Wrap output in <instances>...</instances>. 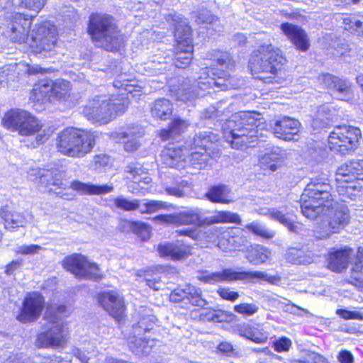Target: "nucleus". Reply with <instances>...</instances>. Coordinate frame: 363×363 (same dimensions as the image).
I'll use <instances>...</instances> for the list:
<instances>
[{
  "instance_id": "nucleus-1",
  "label": "nucleus",
  "mask_w": 363,
  "mask_h": 363,
  "mask_svg": "<svg viewBox=\"0 0 363 363\" xmlns=\"http://www.w3.org/2000/svg\"><path fill=\"white\" fill-rule=\"evenodd\" d=\"M333 188L327 177L312 178L301 196L303 216L310 220L327 217L328 225L323 224L315 231L320 239H326L332 233H338L349 223V215L345 208L334 211L337 203L332 195Z\"/></svg>"
},
{
  "instance_id": "nucleus-2",
  "label": "nucleus",
  "mask_w": 363,
  "mask_h": 363,
  "mask_svg": "<svg viewBox=\"0 0 363 363\" xmlns=\"http://www.w3.org/2000/svg\"><path fill=\"white\" fill-rule=\"evenodd\" d=\"M114 86L124 91L120 94V98L112 96L108 99L106 96H96L83 108V115L92 123L106 125L125 113L129 104V94H133L135 89L132 84H121L118 80L114 82Z\"/></svg>"
},
{
  "instance_id": "nucleus-3",
  "label": "nucleus",
  "mask_w": 363,
  "mask_h": 363,
  "mask_svg": "<svg viewBox=\"0 0 363 363\" xmlns=\"http://www.w3.org/2000/svg\"><path fill=\"white\" fill-rule=\"evenodd\" d=\"M239 82L231 77L228 72L212 67H205L200 70V75L196 84L185 83L177 91L176 96L178 101L188 104H193L199 96H203L201 91H207L215 87L222 91L237 89Z\"/></svg>"
},
{
  "instance_id": "nucleus-4",
  "label": "nucleus",
  "mask_w": 363,
  "mask_h": 363,
  "mask_svg": "<svg viewBox=\"0 0 363 363\" xmlns=\"http://www.w3.org/2000/svg\"><path fill=\"white\" fill-rule=\"evenodd\" d=\"M259 113L239 112L223 125V138L232 148L242 149L257 140Z\"/></svg>"
},
{
  "instance_id": "nucleus-5",
  "label": "nucleus",
  "mask_w": 363,
  "mask_h": 363,
  "mask_svg": "<svg viewBox=\"0 0 363 363\" xmlns=\"http://www.w3.org/2000/svg\"><path fill=\"white\" fill-rule=\"evenodd\" d=\"M282 51L271 43H264L252 52L249 67L252 74H263L257 77L265 83H273L286 63Z\"/></svg>"
},
{
  "instance_id": "nucleus-6",
  "label": "nucleus",
  "mask_w": 363,
  "mask_h": 363,
  "mask_svg": "<svg viewBox=\"0 0 363 363\" xmlns=\"http://www.w3.org/2000/svg\"><path fill=\"white\" fill-rule=\"evenodd\" d=\"M154 220L159 223L175 225H211L215 223H232L239 224L241 219L238 214L230 211H218L214 215L204 218L203 211L198 207L186 208L179 213L160 215Z\"/></svg>"
},
{
  "instance_id": "nucleus-7",
  "label": "nucleus",
  "mask_w": 363,
  "mask_h": 363,
  "mask_svg": "<svg viewBox=\"0 0 363 363\" xmlns=\"http://www.w3.org/2000/svg\"><path fill=\"white\" fill-rule=\"evenodd\" d=\"M88 33L98 47L114 51L120 47L123 36L114 18L106 13H92L89 16Z\"/></svg>"
},
{
  "instance_id": "nucleus-8",
  "label": "nucleus",
  "mask_w": 363,
  "mask_h": 363,
  "mask_svg": "<svg viewBox=\"0 0 363 363\" xmlns=\"http://www.w3.org/2000/svg\"><path fill=\"white\" fill-rule=\"evenodd\" d=\"M96 138L94 132L67 128L58 134L56 145L58 151L64 155L82 158L91 152Z\"/></svg>"
},
{
  "instance_id": "nucleus-9",
  "label": "nucleus",
  "mask_w": 363,
  "mask_h": 363,
  "mask_svg": "<svg viewBox=\"0 0 363 363\" xmlns=\"http://www.w3.org/2000/svg\"><path fill=\"white\" fill-rule=\"evenodd\" d=\"M337 191L342 201L355 200L359 196L363 181V160L351 161L336 172Z\"/></svg>"
},
{
  "instance_id": "nucleus-10",
  "label": "nucleus",
  "mask_w": 363,
  "mask_h": 363,
  "mask_svg": "<svg viewBox=\"0 0 363 363\" xmlns=\"http://www.w3.org/2000/svg\"><path fill=\"white\" fill-rule=\"evenodd\" d=\"M138 319L137 323L133 325V336L128 338V347L136 355H147L155 345V340L146 339L143 335L154 329L157 319L147 308L141 309Z\"/></svg>"
},
{
  "instance_id": "nucleus-11",
  "label": "nucleus",
  "mask_w": 363,
  "mask_h": 363,
  "mask_svg": "<svg viewBox=\"0 0 363 363\" xmlns=\"http://www.w3.org/2000/svg\"><path fill=\"white\" fill-rule=\"evenodd\" d=\"M198 279L209 284L218 282H229L234 281L247 280L250 281H265L270 284H277L280 281L277 276H269L264 272L260 271H235L231 268L225 269L220 272H210L208 271L200 272Z\"/></svg>"
},
{
  "instance_id": "nucleus-12",
  "label": "nucleus",
  "mask_w": 363,
  "mask_h": 363,
  "mask_svg": "<svg viewBox=\"0 0 363 363\" xmlns=\"http://www.w3.org/2000/svg\"><path fill=\"white\" fill-rule=\"evenodd\" d=\"M1 123L7 130L17 132L22 136L34 135L42 129V124L38 118L21 109H12L6 113Z\"/></svg>"
},
{
  "instance_id": "nucleus-13",
  "label": "nucleus",
  "mask_w": 363,
  "mask_h": 363,
  "mask_svg": "<svg viewBox=\"0 0 363 363\" xmlns=\"http://www.w3.org/2000/svg\"><path fill=\"white\" fill-rule=\"evenodd\" d=\"M360 130L351 125H337L328 136L329 148L341 155H349L358 147Z\"/></svg>"
},
{
  "instance_id": "nucleus-14",
  "label": "nucleus",
  "mask_w": 363,
  "mask_h": 363,
  "mask_svg": "<svg viewBox=\"0 0 363 363\" xmlns=\"http://www.w3.org/2000/svg\"><path fill=\"white\" fill-rule=\"evenodd\" d=\"M68 334L67 324L52 317L47 320L43 331L37 336L35 344L39 347L63 348L67 344Z\"/></svg>"
},
{
  "instance_id": "nucleus-15",
  "label": "nucleus",
  "mask_w": 363,
  "mask_h": 363,
  "mask_svg": "<svg viewBox=\"0 0 363 363\" xmlns=\"http://www.w3.org/2000/svg\"><path fill=\"white\" fill-rule=\"evenodd\" d=\"M218 139L219 136L210 130L200 131L196 133L191 146V152L188 160L186 159L187 167L191 166L196 169H205L211 160L206 150Z\"/></svg>"
},
{
  "instance_id": "nucleus-16",
  "label": "nucleus",
  "mask_w": 363,
  "mask_h": 363,
  "mask_svg": "<svg viewBox=\"0 0 363 363\" xmlns=\"http://www.w3.org/2000/svg\"><path fill=\"white\" fill-rule=\"evenodd\" d=\"M174 37L177 45L174 48V64L179 68H185L190 65L193 55L191 28L185 21L175 25Z\"/></svg>"
},
{
  "instance_id": "nucleus-17",
  "label": "nucleus",
  "mask_w": 363,
  "mask_h": 363,
  "mask_svg": "<svg viewBox=\"0 0 363 363\" xmlns=\"http://www.w3.org/2000/svg\"><path fill=\"white\" fill-rule=\"evenodd\" d=\"M62 266L79 279L96 280L101 278L99 266L80 254H73L66 257L62 261Z\"/></svg>"
},
{
  "instance_id": "nucleus-18",
  "label": "nucleus",
  "mask_w": 363,
  "mask_h": 363,
  "mask_svg": "<svg viewBox=\"0 0 363 363\" xmlns=\"http://www.w3.org/2000/svg\"><path fill=\"white\" fill-rule=\"evenodd\" d=\"M222 228L218 227L204 228L202 230L191 228L177 230L179 235L188 236L199 242L201 245L215 243L218 241L217 246L223 251L230 250V241L227 239L228 233H221Z\"/></svg>"
},
{
  "instance_id": "nucleus-19",
  "label": "nucleus",
  "mask_w": 363,
  "mask_h": 363,
  "mask_svg": "<svg viewBox=\"0 0 363 363\" xmlns=\"http://www.w3.org/2000/svg\"><path fill=\"white\" fill-rule=\"evenodd\" d=\"M56 42L55 26L50 22H44L32 30L28 43L36 52L45 55L55 48Z\"/></svg>"
},
{
  "instance_id": "nucleus-20",
  "label": "nucleus",
  "mask_w": 363,
  "mask_h": 363,
  "mask_svg": "<svg viewBox=\"0 0 363 363\" xmlns=\"http://www.w3.org/2000/svg\"><path fill=\"white\" fill-rule=\"evenodd\" d=\"M5 35L14 43H22L28 40L31 19L21 13H7Z\"/></svg>"
},
{
  "instance_id": "nucleus-21",
  "label": "nucleus",
  "mask_w": 363,
  "mask_h": 363,
  "mask_svg": "<svg viewBox=\"0 0 363 363\" xmlns=\"http://www.w3.org/2000/svg\"><path fill=\"white\" fill-rule=\"evenodd\" d=\"M44 304V298L39 293L33 292L27 294L16 319L23 323L36 320L40 316Z\"/></svg>"
},
{
  "instance_id": "nucleus-22",
  "label": "nucleus",
  "mask_w": 363,
  "mask_h": 363,
  "mask_svg": "<svg viewBox=\"0 0 363 363\" xmlns=\"http://www.w3.org/2000/svg\"><path fill=\"white\" fill-rule=\"evenodd\" d=\"M99 301L104 310L118 322L122 319L125 307L123 298L117 292H103L99 295Z\"/></svg>"
},
{
  "instance_id": "nucleus-23",
  "label": "nucleus",
  "mask_w": 363,
  "mask_h": 363,
  "mask_svg": "<svg viewBox=\"0 0 363 363\" xmlns=\"http://www.w3.org/2000/svg\"><path fill=\"white\" fill-rule=\"evenodd\" d=\"M31 175H35V182L41 186L47 188L50 191H55L58 189H65L64 184L63 173L55 169H38L33 170Z\"/></svg>"
},
{
  "instance_id": "nucleus-24",
  "label": "nucleus",
  "mask_w": 363,
  "mask_h": 363,
  "mask_svg": "<svg viewBox=\"0 0 363 363\" xmlns=\"http://www.w3.org/2000/svg\"><path fill=\"white\" fill-rule=\"evenodd\" d=\"M186 148L169 145L161 153L160 158L163 164L169 167L184 169L187 167Z\"/></svg>"
},
{
  "instance_id": "nucleus-25",
  "label": "nucleus",
  "mask_w": 363,
  "mask_h": 363,
  "mask_svg": "<svg viewBox=\"0 0 363 363\" xmlns=\"http://www.w3.org/2000/svg\"><path fill=\"white\" fill-rule=\"evenodd\" d=\"M280 28L297 50L302 52L308 50L310 47L309 40L307 34L301 28L289 23L281 24Z\"/></svg>"
},
{
  "instance_id": "nucleus-26",
  "label": "nucleus",
  "mask_w": 363,
  "mask_h": 363,
  "mask_svg": "<svg viewBox=\"0 0 363 363\" xmlns=\"http://www.w3.org/2000/svg\"><path fill=\"white\" fill-rule=\"evenodd\" d=\"M161 257H168L173 260H180L191 254V247L182 240L160 244L157 247Z\"/></svg>"
},
{
  "instance_id": "nucleus-27",
  "label": "nucleus",
  "mask_w": 363,
  "mask_h": 363,
  "mask_svg": "<svg viewBox=\"0 0 363 363\" xmlns=\"http://www.w3.org/2000/svg\"><path fill=\"white\" fill-rule=\"evenodd\" d=\"M300 123L292 118L284 117L277 121L273 127L274 135L284 140H292L299 131Z\"/></svg>"
},
{
  "instance_id": "nucleus-28",
  "label": "nucleus",
  "mask_w": 363,
  "mask_h": 363,
  "mask_svg": "<svg viewBox=\"0 0 363 363\" xmlns=\"http://www.w3.org/2000/svg\"><path fill=\"white\" fill-rule=\"evenodd\" d=\"M355 256L354 251L345 247L331 252L328 257V268L335 272L346 269Z\"/></svg>"
},
{
  "instance_id": "nucleus-29",
  "label": "nucleus",
  "mask_w": 363,
  "mask_h": 363,
  "mask_svg": "<svg viewBox=\"0 0 363 363\" xmlns=\"http://www.w3.org/2000/svg\"><path fill=\"white\" fill-rule=\"evenodd\" d=\"M0 217L4 220L5 228L10 231H13L18 228H24L27 223V220L23 213L14 211L8 205L1 207Z\"/></svg>"
},
{
  "instance_id": "nucleus-30",
  "label": "nucleus",
  "mask_w": 363,
  "mask_h": 363,
  "mask_svg": "<svg viewBox=\"0 0 363 363\" xmlns=\"http://www.w3.org/2000/svg\"><path fill=\"white\" fill-rule=\"evenodd\" d=\"M143 132L138 126L127 128L125 130L116 132L112 134V137L124 143V149L127 152H133L138 149L140 145L138 139L142 137Z\"/></svg>"
},
{
  "instance_id": "nucleus-31",
  "label": "nucleus",
  "mask_w": 363,
  "mask_h": 363,
  "mask_svg": "<svg viewBox=\"0 0 363 363\" xmlns=\"http://www.w3.org/2000/svg\"><path fill=\"white\" fill-rule=\"evenodd\" d=\"M150 113L156 120L167 121L173 113V104L167 99H157L149 105Z\"/></svg>"
},
{
  "instance_id": "nucleus-32",
  "label": "nucleus",
  "mask_w": 363,
  "mask_h": 363,
  "mask_svg": "<svg viewBox=\"0 0 363 363\" xmlns=\"http://www.w3.org/2000/svg\"><path fill=\"white\" fill-rule=\"evenodd\" d=\"M286 156L284 150L278 147H273L261 157L259 164L262 168L274 172L277 169V163L283 161Z\"/></svg>"
},
{
  "instance_id": "nucleus-33",
  "label": "nucleus",
  "mask_w": 363,
  "mask_h": 363,
  "mask_svg": "<svg viewBox=\"0 0 363 363\" xmlns=\"http://www.w3.org/2000/svg\"><path fill=\"white\" fill-rule=\"evenodd\" d=\"M70 187L82 195H99L109 193L113 191V186L108 185H95L74 181Z\"/></svg>"
},
{
  "instance_id": "nucleus-34",
  "label": "nucleus",
  "mask_w": 363,
  "mask_h": 363,
  "mask_svg": "<svg viewBox=\"0 0 363 363\" xmlns=\"http://www.w3.org/2000/svg\"><path fill=\"white\" fill-rule=\"evenodd\" d=\"M189 123L180 118H174L168 129H163L160 132V137L162 140H167L170 138L174 139L176 136L183 133L189 127Z\"/></svg>"
},
{
  "instance_id": "nucleus-35",
  "label": "nucleus",
  "mask_w": 363,
  "mask_h": 363,
  "mask_svg": "<svg viewBox=\"0 0 363 363\" xmlns=\"http://www.w3.org/2000/svg\"><path fill=\"white\" fill-rule=\"evenodd\" d=\"M257 213L261 216H269L271 219L277 220L282 225L288 223L290 215L286 206L279 208L262 207L257 210Z\"/></svg>"
},
{
  "instance_id": "nucleus-36",
  "label": "nucleus",
  "mask_w": 363,
  "mask_h": 363,
  "mask_svg": "<svg viewBox=\"0 0 363 363\" xmlns=\"http://www.w3.org/2000/svg\"><path fill=\"white\" fill-rule=\"evenodd\" d=\"M230 189L225 185H218L210 188L206 197L213 203H229L233 201L229 199Z\"/></svg>"
},
{
  "instance_id": "nucleus-37",
  "label": "nucleus",
  "mask_w": 363,
  "mask_h": 363,
  "mask_svg": "<svg viewBox=\"0 0 363 363\" xmlns=\"http://www.w3.org/2000/svg\"><path fill=\"white\" fill-rule=\"evenodd\" d=\"M271 255V251L268 248L257 245L247 251L246 259L250 264L259 265L270 259Z\"/></svg>"
},
{
  "instance_id": "nucleus-38",
  "label": "nucleus",
  "mask_w": 363,
  "mask_h": 363,
  "mask_svg": "<svg viewBox=\"0 0 363 363\" xmlns=\"http://www.w3.org/2000/svg\"><path fill=\"white\" fill-rule=\"evenodd\" d=\"M286 259L289 262L296 264H307L313 261L311 252L306 253L302 249L289 248L286 253Z\"/></svg>"
},
{
  "instance_id": "nucleus-39",
  "label": "nucleus",
  "mask_w": 363,
  "mask_h": 363,
  "mask_svg": "<svg viewBox=\"0 0 363 363\" xmlns=\"http://www.w3.org/2000/svg\"><path fill=\"white\" fill-rule=\"evenodd\" d=\"M125 172L128 174V179H132L135 183L143 182L148 184L151 179L147 176V172L143 168L142 165L138 162L129 164L125 167Z\"/></svg>"
},
{
  "instance_id": "nucleus-40",
  "label": "nucleus",
  "mask_w": 363,
  "mask_h": 363,
  "mask_svg": "<svg viewBox=\"0 0 363 363\" xmlns=\"http://www.w3.org/2000/svg\"><path fill=\"white\" fill-rule=\"evenodd\" d=\"M53 82L50 79L40 80L38 84L34 86L33 89V94L35 99L41 101L48 97L49 99L52 98Z\"/></svg>"
},
{
  "instance_id": "nucleus-41",
  "label": "nucleus",
  "mask_w": 363,
  "mask_h": 363,
  "mask_svg": "<svg viewBox=\"0 0 363 363\" xmlns=\"http://www.w3.org/2000/svg\"><path fill=\"white\" fill-rule=\"evenodd\" d=\"M335 82L334 86H333L331 89L333 91V94L340 100L348 101L351 99L352 91L350 84L338 77H337Z\"/></svg>"
},
{
  "instance_id": "nucleus-42",
  "label": "nucleus",
  "mask_w": 363,
  "mask_h": 363,
  "mask_svg": "<svg viewBox=\"0 0 363 363\" xmlns=\"http://www.w3.org/2000/svg\"><path fill=\"white\" fill-rule=\"evenodd\" d=\"M335 82L334 86H333L331 89L333 91V94L340 100L348 101L351 99L352 91L350 84L338 77H337Z\"/></svg>"
},
{
  "instance_id": "nucleus-43",
  "label": "nucleus",
  "mask_w": 363,
  "mask_h": 363,
  "mask_svg": "<svg viewBox=\"0 0 363 363\" xmlns=\"http://www.w3.org/2000/svg\"><path fill=\"white\" fill-rule=\"evenodd\" d=\"M357 261L351 270V279L354 284L358 286H363V249L359 248L356 255Z\"/></svg>"
},
{
  "instance_id": "nucleus-44",
  "label": "nucleus",
  "mask_w": 363,
  "mask_h": 363,
  "mask_svg": "<svg viewBox=\"0 0 363 363\" xmlns=\"http://www.w3.org/2000/svg\"><path fill=\"white\" fill-rule=\"evenodd\" d=\"M70 84L63 79H57L53 82L52 98L57 100H64L69 95Z\"/></svg>"
},
{
  "instance_id": "nucleus-45",
  "label": "nucleus",
  "mask_w": 363,
  "mask_h": 363,
  "mask_svg": "<svg viewBox=\"0 0 363 363\" xmlns=\"http://www.w3.org/2000/svg\"><path fill=\"white\" fill-rule=\"evenodd\" d=\"M342 20L345 30L363 36V22L360 21L357 17L348 16L342 17Z\"/></svg>"
},
{
  "instance_id": "nucleus-46",
  "label": "nucleus",
  "mask_w": 363,
  "mask_h": 363,
  "mask_svg": "<svg viewBox=\"0 0 363 363\" xmlns=\"http://www.w3.org/2000/svg\"><path fill=\"white\" fill-rule=\"evenodd\" d=\"M187 300L192 306L203 308L207 304V301L202 297V292L199 288L188 285Z\"/></svg>"
},
{
  "instance_id": "nucleus-47",
  "label": "nucleus",
  "mask_w": 363,
  "mask_h": 363,
  "mask_svg": "<svg viewBox=\"0 0 363 363\" xmlns=\"http://www.w3.org/2000/svg\"><path fill=\"white\" fill-rule=\"evenodd\" d=\"M167 57H162L161 54L155 55L152 60L147 64V67L152 69V73L158 74L166 69Z\"/></svg>"
},
{
  "instance_id": "nucleus-48",
  "label": "nucleus",
  "mask_w": 363,
  "mask_h": 363,
  "mask_svg": "<svg viewBox=\"0 0 363 363\" xmlns=\"http://www.w3.org/2000/svg\"><path fill=\"white\" fill-rule=\"evenodd\" d=\"M245 228L254 234L264 238H272L275 235L274 231L269 230L264 226L255 222L247 225Z\"/></svg>"
},
{
  "instance_id": "nucleus-49",
  "label": "nucleus",
  "mask_w": 363,
  "mask_h": 363,
  "mask_svg": "<svg viewBox=\"0 0 363 363\" xmlns=\"http://www.w3.org/2000/svg\"><path fill=\"white\" fill-rule=\"evenodd\" d=\"M114 206L120 209L131 211L136 210L138 207V200H128L123 196H119L113 199Z\"/></svg>"
},
{
  "instance_id": "nucleus-50",
  "label": "nucleus",
  "mask_w": 363,
  "mask_h": 363,
  "mask_svg": "<svg viewBox=\"0 0 363 363\" xmlns=\"http://www.w3.org/2000/svg\"><path fill=\"white\" fill-rule=\"evenodd\" d=\"M234 311L245 317L252 316L259 310L255 303H243L234 306Z\"/></svg>"
},
{
  "instance_id": "nucleus-51",
  "label": "nucleus",
  "mask_w": 363,
  "mask_h": 363,
  "mask_svg": "<svg viewBox=\"0 0 363 363\" xmlns=\"http://www.w3.org/2000/svg\"><path fill=\"white\" fill-rule=\"evenodd\" d=\"M292 363H329L323 355L315 352H308L301 359L293 360Z\"/></svg>"
},
{
  "instance_id": "nucleus-52",
  "label": "nucleus",
  "mask_w": 363,
  "mask_h": 363,
  "mask_svg": "<svg viewBox=\"0 0 363 363\" xmlns=\"http://www.w3.org/2000/svg\"><path fill=\"white\" fill-rule=\"evenodd\" d=\"M232 316L233 315L230 313L222 310L209 311L206 314L207 320L215 323L228 321Z\"/></svg>"
},
{
  "instance_id": "nucleus-53",
  "label": "nucleus",
  "mask_w": 363,
  "mask_h": 363,
  "mask_svg": "<svg viewBox=\"0 0 363 363\" xmlns=\"http://www.w3.org/2000/svg\"><path fill=\"white\" fill-rule=\"evenodd\" d=\"M47 0H21V6L38 13L45 5Z\"/></svg>"
},
{
  "instance_id": "nucleus-54",
  "label": "nucleus",
  "mask_w": 363,
  "mask_h": 363,
  "mask_svg": "<svg viewBox=\"0 0 363 363\" xmlns=\"http://www.w3.org/2000/svg\"><path fill=\"white\" fill-rule=\"evenodd\" d=\"M217 18L212 15L208 10H201L196 15V22L201 23H214L217 21Z\"/></svg>"
},
{
  "instance_id": "nucleus-55",
  "label": "nucleus",
  "mask_w": 363,
  "mask_h": 363,
  "mask_svg": "<svg viewBox=\"0 0 363 363\" xmlns=\"http://www.w3.org/2000/svg\"><path fill=\"white\" fill-rule=\"evenodd\" d=\"M215 57L219 65H225L226 68L229 69H231L233 67V62L228 52L216 51Z\"/></svg>"
},
{
  "instance_id": "nucleus-56",
  "label": "nucleus",
  "mask_w": 363,
  "mask_h": 363,
  "mask_svg": "<svg viewBox=\"0 0 363 363\" xmlns=\"http://www.w3.org/2000/svg\"><path fill=\"white\" fill-rule=\"evenodd\" d=\"M43 248L38 245H21L18 246L16 252L17 254L23 255H33L38 254L40 251H41Z\"/></svg>"
},
{
  "instance_id": "nucleus-57",
  "label": "nucleus",
  "mask_w": 363,
  "mask_h": 363,
  "mask_svg": "<svg viewBox=\"0 0 363 363\" xmlns=\"http://www.w3.org/2000/svg\"><path fill=\"white\" fill-rule=\"evenodd\" d=\"M267 338L268 335L263 330L252 327L249 340L256 343L262 344L265 342Z\"/></svg>"
},
{
  "instance_id": "nucleus-58",
  "label": "nucleus",
  "mask_w": 363,
  "mask_h": 363,
  "mask_svg": "<svg viewBox=\"0 0 363 363\" xmlns=\"http://www.w3.org/2000/svg\"><path fill=\"white\" fill-rule=\"evenodd\" d=\"M188 292V286L184 289L179 288L174 289L169 295V300L176 303L187 299Z\"/></svg>"
},
{
  "instance_id": "nucleus-59",
  "label": "nucleus",
  "mask_w": 363,
  "mask_h": 363,
  "mask_svg": "<svg viewBox=\"0 0 363 363\" xmlns=\"http://www.w3.org/2000/svg\"><path fill=\"white\" fill-rule=\"evenodd\" d=\"M291 346L290 339L283 337L274 342V350L278 352H286L289 350Z\"/></svg>"
},
{
  "instance_id": "nucleus-60",
  "label": "nucleus",
  "mask_w": 363,
  "mask_h": 363,
  "mask_svg": "<svg viewBox=\"0 0 363 363\" xmlns=\"http://www.w3.org/2000/svg\"><path fill=\"white\" fill-rule=\"evenodd\" d=\"M217 292L223 299L233 302L236 301L239 297L238 292L231 291L229 288H220L218 289Z\"/></svg>"
},
{
  "instance_id": "nucleus-61",
  "label": "nucleus",
  "mask_w": 363,
  "mask_h": 363,
  "mask_svg": "<svg viewBox=\"0 0 363 363\" xmlns=\"http://www.w3.org/2000/svg\"><path fill=\"white\" fill-rule=\"evenodd\" d=\"M186 182H182L178 186H169L166 188V192L169 195L174 196L177 197H183L185 195L184 188L187 186Z\"/></svg>"
},
{
  "instance_id": "nucleus-62",
  "label": "nucleus",
  "mask_w": 363,
  "mask_h": 363,
  "mask_svg": "<svg viewBox=\"0 0 363 363\" xmlns=\"http://www.w3.org/2000/svg\"><path fill=\"white\" fill-rule=\"evenodd\" d=\"M336 313L345 320L356 319L362 320V315L357 311H350L345 309H338Z\"/></svg>"
},
{
  "instance_id": "nucleus-63",
  "label": "nucleus",
  "mask_w": 363,
  "mask_h": 363,
  "mask_svg": "<svg viewBox=\"0 0 363 363\" xmlns=\"http://www.w3.org/2000/svg\"><path fill=\"white\" fill-rule=\"evenodd\" d=\"M93 162L94 168L96 169H100L106 167L111 162V159L108 155L101 154L96 155L94 157Z\"/></svg>"
},
{
  "instance_id": "nucleus-64",
  "label": "nucleus",
  "mask_w": 363,
  "mask_h": 363,
  "mask_svg": "<svg viewBox=\"0 0 363 363\" xmlns=\"http://www.w3.org/2000/svg\"><path fill=\"white\" fill-rule=\"evenodd\" d=\"M147 213H155L160 209L167 208L168 204L166 202L160 201H147Z\"/></svg>"
}]
</instances>
